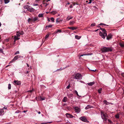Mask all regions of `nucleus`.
I'll use <instances>...</instances> for the list:
<instances>
[{"label":"nucleus","mask_w":124,"mask_h":124,"mask_svg":"<svg viewBox=\"0 0 124 124\" xmlns=\"http://www.w3.org/2000/svg\"><path fill=\"white\" fill-rule=\"evenodd\" d=\"M101 114L102 118L104 121H106L108 118L107 114L103 111H101Z\"/></svg>","instance_id":"obj_1"},{"label":"nucleus","mask_w":124,"mask_h":124,"mask_svg":"<svg viewBox=\"0 0 124 124\" xmlns=\"http://www.w3.org/2000/svg\"><path fill=\"white\" fill-rule=\"evenodd\" d=\"M100 29L102 31V33L100 31L99 33V35L102 38L104 39L105 36H106L107 35L106 31L104 29L100 28Z\"/></svg>","instance_id":"obj_2"},{"label":"nucleus","mask_w":124,"mask_h":124,"mask_svg":"<svg viewBox=\"0 0 124 124\" xmlns=\"http://www.w3.org/2000/svg\"><path fill=\"white\" fill-rule=\"evenodd\" d=\"M101 50L102 52H106L112 51V49L109 47H105L102 48Z\"/></svg>","instance_id":"obj_3"},{"label":"nucleus","mask_w":124,"mask_h":124,"mask_svg":"<svg viewBox=\"0 0 124 124\" xmlns=\"http://www.w3.org/2000/svg\"><path fill=\"white\" fill-rule=\"evenodd\" d=\"M82 76L81 75L78 73H77L75 75V78L76 79L80 80L82 79Z\"/></svg>","instance_id":"obj_4"},{"label":"nucleus","mask_w":124,"mask_h":124,"mask_svg":"<svg viewBox=\"0 0 124 124\" xmlns=\"http://www.w3.org/2000/svg\"><path fill=\"white\" fill-rule=\"evenodd\" d=\"M79 119L83 122L88 123L89 121L87 120L86 117L84 116H82L80 117Z\"/></svg>","instance_id":"obj_5"},{"label":"nucleus","mask_w":124,"mask_h":124,"mask_svg":"<svg viewBox=\"0 0 124 124\" xmlns=\"http://www.w3.org/2000/svg\"><path fill=\"white\" fill-rule=\"evenodd\" d=\"M73 108L75 109V112L77 113H79L80 111V109L78 107H73Z\"/></svg>","instance_id":"obj_6"},{"label":"nucleus","mask_w":124,"mask_h":124,"mask_svg":"<svg viewBox=\"0 0 124 124\" xmlns=\"http://www.w3.org/2000/svg\"><path fill=\"white\" fill-rule=\"evenodd\" d=\"M28 10L30 12H34L35 11V9L29 7L28 9Z\"/></svg>","instance_id":"obj_7"},{"label":"nucleus","mask_w":124,"mask_h":124,"mask_svg":"<svg viewBox=\"0 0 124 124\" xmlns=\"http://www.w3.org/2000/svg\"><path fill=\"white\" fill-rule=\"evenodd\" d=\"M14 82L15 83V85H21V83L20 81L18 80H15L14 81Z\"/></svg>","instance_id":"obj_8"},{"label":"nucleus","mask_w":124,"mask_h":124,"mask_svg":"<svg viewBox=\"0 0 124 124\" xmlns=\"http://www.w3.org/2000/svg\"><path fill=\"white\" fill-rule=\"evenodd\" d=\"M66 116L68 117H70V118H72L73 117V116L71 115L70 114L68 113H66Z\"/></svg>","instance_id":"obj_9"},{"label":"nucleus","mask_w":124,"mask_h":124,"mask_svg":"<svg viewBox=\"0 0 124 124\" xmlns=\"http://www.w3.org/2000/svg\"><path fill=\"white\" fill-rule=\"evenodd\" d=\"M112 37V35L110 34H109L107 36V39L108 40H109V39L111 38Z\"/></svg>","instance_id":"obj_10"},{"label":"nucleus","mask_w":124,"mask_h":124,"mask_svg":"<svg viewBox=\"0 0 124 124\" xmlns=\"http://www.w3.org/2000/svg\"><path fill=\"white\" fill-rule=\"evenodd\" d=\"M94 83V82H90L89 83H87V84L90 86H91L93 85Z\"/></svg>","instance_id":"obj_11"},{"label":"nucleus","mask_w":124,"mask_h":124,"mask_svg":"<svg viewBox=\"0 0 124 124\" xmlns=\"http://www.w3.org/2000/svg\"><path fill=\"white\" fill-rule=\"evenodd\" d=\"M21 57V56L19 55H16V56L14 58L15 59V60H17L18 58H20Z\"/></svg>","instance_id":"obj_12"},{"label":"nucleus","mask_w":124,"mask_h":124,"mask_svg":"<svg viewBox=\"0 0 124 124\" xmlns=\"http://www.w3.org/2000/svg\"><path fill=\"white\" fill-rule=\"evenodd\" d=\"M4 111L3 109H0V116L4 114Z\"/></svg>","instance_id":"obj_13"},{"label":"nucleus","mask_w":124,"mask_h":124,"mask_svg":"<svg viewBox=\"0 0 124 124\" xmlns=\"http://www.w3.org/2000/svg\"><path fill=\"white\" fill-rule=\"evenodd\" d=\"M67 98L66 97H64L62 101L64 102H66L67 101Z\"/></svg>","instance_id":"obj_14"},{"label":"nucleus","mask_w":124,"mask_h":124,"mask_svg":"<svg viewBox=\"0 0 124 124\" xmlns=\"http://www.w3.org/2000/svg\"><path fill=\"white\" fill-rule=\"evenodd\" d=\"M62 21V20L60 19L59 18H57L56 20V23H60Z\"/></svg>","instance_id":"obj_15"},{"label":"nucleus","mask_w":124,"mask_h":124,"mask_svg":"<svg viewBox=\"0 0 124 124\" xmlns=\"http://www.w3.org/2000/svg\"><path fill=\"white\" fill-rule=\"evenodd\" d=\"M103 102L105 105H109V104L111 103H110L109 102H108L107 101L105 100H104L103 101Z\"/></svg>","instance_id":"obj_16"},{"label":"nucleus","mask_w":124,"mask_h":124,"mask_svg":"<svg viewBox=\"0 0 124 124\" xmlns=\"http://www.w3.org/2000/svg\"><path fill=\"white\" fill-rule=\"evenodd\" d=\"M68 28L69 29H70L71 30H76V27H68Z\"/></svg>","instance_id":"obj_17"},{"label":"nucleus","mask_w":124,"mask_h":124,"mask_svg":"<svg viewBox=\"0 0 124 124\" xmlns=\"http://www.w3.org/2000/svg\"><path fill=\"white\" fill-rule=\"evenodd\" d=\"M19 37L17 36H15L14 37V39H15V41L16 40H17L19 39H20V38H19Z\"/></svg>","instance_id":"obj_18"},{"label":"nucleus","mask_w":124,"mask_h":124,"mask_svg":"<svg viewBox=\"0 0 124 124\" xmlns=\"http://www.w3.org/2000/svg\"><path fill=\"white\" fill-rule=\"evenodd\" d=\"M30 7V6L29 5H26L24 6L23 8L25 9H27L28 10V9L29 7Z\"/></svg>","instance_id":"obj_19"},{"label":"nucleus","mask_w":124,"mask_h":124,"mask_svg":"<svg viewBox=\"0 0 124 124\" xmlns=\"http://www.w3.org/2000/svg\"><path fill=\"white\" fill-rule=\"evenodd\" d=\"M73 18V17L72 16L69 17V16H68L67 18L66 19H67V20L68 21L71 19H72Z\"/></svg>","instance_id":"obj_20"},{"label":"nucleus","mask_w":124,"mask_h":124,"mask_svg":"<svg viewBox=\"0 0 124 124\" xmlns=\"http://www.w3.org/2000/svg\"><path fill=\"white\" fill-rule=\"evenodd\" d=\"M120 46L122 47H124V43H120L119 44Z\"/></svg>","instance_id":"obj_21"},{"label":"nucleus","mask_w":124,"mask_h":124,"mask_svg":"<svg viewBox=\"0 0 124 124\" xmlns=\"http://www.w3.org/2000/svg\"><path fill=\"white\" fill-rule=\"evenodd\" d=\"M75 37L76 39H79L81 38L80 36H79L78 35H75Z\"/></svg>","instance_id":"obj_22"},{"label":"nucleus","mask_w":124,"mask_h":124,"mask_svg":"<svg viewBox=\"0 0 124 124\" xmlns=\"http://www.w3.org/2000/svg\"><path fill=\"white\" fill-rule=\"evenodd\" d=\"M52 25H50L48 26H46V28L47 29H48L50 27H52Z\"/></svg>","instance_id":"obj_23"},{"label":"nucleus","mask_w":124,"mask_h":124,"mask_svg":"<svg viewBox=\"0 0 124 124\" xmlns=\"http://www.w3.org/2000/svg\"><path fill=\"white\" fill-rule=\"evenodd\" d=\"M62 31L60 30H57V31H55L54 32L55 33H57L58 32L61 33L62 32Z\"/></svg>","instance_id":"obj_24"},{"label":"nucleus","mask_w":124,"mask_h":124,"mask_svg":"<svg viewBox=\"0 0 124 124\" xmlns=\"http://www.w3.org/2000/svg\"><path fill=\"white\" fill-rule=\"evenodd\" d=\"M51 13L53 15H55L56 14L57 12V11H54L51 12Z\"/></svg>","instance_id":"obj_25"},{"label":"nucleus","mask_w":124,"mask_h":124,"mask_svg":"<svg viewBox=\"0 0 124 124\" xmlns=\"http://www.w3.org/2000/svg\"><path fill=\"white\" fill-rule=\"evenodd\" d=\"M4 2L5 4H7L10 1L9 0H4Z\"/></svg>","instance_id":"obj_26"},{"label":"nucleus","mask_w":124,"mask_h":124,"mask_svg":"<svg viewBox=\"0 0 124 124\" xmlns=\"http://www.w3.org/2000/svg\"><path fill=\"white\" fill-rule=\"evenodd\" d=\"M38 17H43V14H39L38 15Z\"/></svg>","instance_id":"obj_27"},{"label":"nucleus","mask_w":124,"mask_h":124,"mask_svg":"<svg viewBox=\"0 0 124 124\" xmlns=\"http://www.w3.org/2000/svg\"><path fill=\"white\" fill-rule=\"evenodd\" d=\"M19 31H18L17 32V33H16V36L19 37L20 36V34H19Z\"/></svg>","instance_id":"obj_28"},{"label":"nucleus","mask_w":124,"mask_h":124,"mask_svg":"<svg viewBox=\"0 0 124 124\" xmlns=\"http://www.w3.org/2000/svg\"><path fill=\"white\" fill-rule=\"evenodd\" d=\"M68 97L69 98H70L72 96V94H69L68 95Z\"/></svg>","instance_id":"obj_29"},{"label":"nucleus","mask_w":124,"mask_h":124,"mask_svg":"<svg viewBox=\"0 0 124 124\" xmlns=\"http://www.w3.org/2000/svg\"><path fill=\"white\" fill-rule=\"evenodd\" d=\"M102 89L101 88H100L98 90V92L99 93H101V92L102 91Z\"/></svg>","instance_id":"obj_30"},{"label":"nucleus","mask_w":124,"mask_h":124,"mask_svg":"<svg viewBox=\"0 0 124 124\" xmlns=\"http://www.w3.org/2000/svg\"><path fill=\"white\" fill-rule=\"evenodd\" d=\"M74 23V21H71L70 22V25H73Z\"/></svg>","instance_id":"obj_31"},{"label":"nucleus","mask_w":124,"mask_h":124,"mask_svg":"<svg viewBox=\"0 0 124 124\" xmlns=\"http://www.w3.org/2000/svg\"><path fill=\"white\" fill-rule=\"evenodd\" d=\"M16 60H15V59L13 58L9 63V64H10V63L13 62H14Z\"/></svg>","instance_id":"obj_32"},{"label":"nucleus","mask_w":124,"mask_h":124,"mask_svg":"<svg viewBox=\"0 0 124 124\" xmlns=\"http://www.w3.org/2000/svg\"><path fill=\"white\" fill-rule=\"evenodd\" d=\"M11 85L10 84H9L8 85V89L9 90L11 89Z\"/></svg>","instance_id":"obj_33"},{"label":"nucleus","mask_w":124,"mask_h":124,"mask_svg":"<svg viewBox=\"0 0 124 124\" xmlns=\"http://www.w3.org/2000/svg\"><path fill=\"white\" fill-rule=\"evenodd\" d=\"M33 21L34 22L37 20L38 19L36 17H35L33 18Z\"/></svg>","instance_id":"obj_34"},{"label":"nucleus","mask_w":124,"mask_h":124,"mask_svg":"<svg viewBox=\"0 0 124 124\" xmlns=\"http://www.w3.org/2000/svg\"><path fill=\"white\" fill-rule=\"evenodd\" d=\"M95 25H96V23H94L91 24V26H92V27L94 26Z\"/></svg>","instance_id":"obj_35"},{"label":"nucleus","mask_w":124,"mask_h":124,"mask_svg":"<svg viewBox=\"0 0 124 124\" xmlns=\"http://www.w3.org/2000/svg\"><path fill=\"white\" fill-rule=\"evenodd\" d=\"M19 33L20 35H23L24 33L23 32V31H19Z\"/></svg>","instance_id":"obj_36"},{"label":"nucleus","mask_w":124,"mask_h":124,"mask_svg":"<svg viewBox=\"0 0 124 124\" xmlns=\"http://www.w3.org/2000/svg\"><path fill=\"white\" fill-rule=\"evenodd\" d=\"M104 25L105 26H108V25H107L106 24H105L103 23H101L100 24L98 25Z\"/></svg>","instance_id":"obj_37"},{"label":"nucleus","mask_w":124,"mask_h":124,"mask_svg":"<svg viewBox=\"0 0 124 124\" xmlns=\"http://www.w3.org/2000/svg\"><path fill=\"white\" fill-rule=\"evenodd\" d=\"M74 92L76 94L77 96H79V95L78 93V92H77V91L75 90L74 91Z\"/></svg>","instance_id":"obj_38"},{"label":"nucleus","mask_w":124,"mask_h":124,"mask_svg":"<svg viewBox=\"0 0 124 124\" xmlns=\"http://www.w3.org/2000/svg\"><path fill=\"white\" fill-rule=\"evenodd\" d=\"M33 91V89L32 90H28L27 91V92L29 93H31Z\"/></svg>","instance_id":"obj_39"},{"label":"nucleus","mask_w":124,"mask_h":124,"mask_svg":"<svg viewBox=\"0 0 124 124\" xmlns=\"http://www.w3.org/2000/svg\"><path fill=\"white\" fill-rule=\"evenodd\" d=\"M51 20L53 22H54V19L53 17H51Z\"/></svg>","instance_id":"obj_40"},{"label":"nucleus","mask_w":124,"mask_h":124,"mask_svg":"<svg viewBox=\"0 0 124 124\" xmlns=\"http://www.w3.org/2000/svg\"><path fill=\"white\" fill-rule=\"evenodd\" d=\"M19 51H18L16 52L14 54L15 55L17 54H19Z\"/></svg>","instance_id":"obj_41"},{"label":"nucleus","mask_w":124,"mask_h":124,"mask_svg":"<svg viewBox=\"0 0 124 124\" xmlns=\"http://www.w3.org/2000/svg\"><path fill=\"white\" fill-rule=\"evenodd\" d=\"M40 99H41V100L43 101V100H45V98H44V97L42 98L41 97H40Z\"/></svg>","instance_id":"obj_42"},{"label":"nucleus","mask_w":124,"mask_h":124,"mask_svg":"<svg viewBox=\"0 0 124 124\" xmlns=\"http://www.w3.org/2000/svg\"><path fill=\"white\" fill-rule=\"evenodd\" d=\"M70 87V84H69V85L66 88L67 89H69V88Z\"/></svg>","instance_id":"obj_43"},{"label":"nucleus","mask_w":124,"mask_h":124,"mask_svg":"<svg viewBox=\"0 0 124 124\" xmlns=\"http://www.w3.org/2000/svg\"><path fill=\"white\" fill-rule=\"evenodd\" d=\"M0 51L1 53H3V50L2 49L0 48Z\"/></svg>","instance_id":"obj_44"},{"label":"nucleus","mask_w":124,"mask_h":124,"mask_svg":"<svg viewBox=\"0 0 124 124\" xmlns=\"http://www.w3.org/2000/svg\"><path fill=\"white\" fill-rule=\"evenodd\" d=\"M108 122L110 123H112V122L110 120H109V119H108Z\"/></svg>","instance_id":"obj_45"},{"label":"nucleus","mask_w":124,"mask_h":124,"mask_svg":"<svg viewBox=\"0 0 124 124\" xmlns=\"http://www.w3.org/2000/svg\"><path fill=\"white\" fill-rule=\"evenodd\" d=\"M49 35L48 34H47L46 35V36H45V38L46 39L47 38H48V37L49 36Z\"/></svg>","instance_id":"obj_46"},{"label":"nucleus","mask_w":124,"mask_h":124,"mask_svg":"<svg viewBox=\"0 0 124 124\" xmlns=\"http://www.w3.org/2000/svg\"><path fill=\"white\" fill-rule=\"evenodd\" d=\"M31 18H29L28 20V23H29L30 22H31Z\"/></svg>","instance_id":"obj_47"},{"label":"nucleus","mask_w":124,"mask_h":124,"mask_svg":"<svg viewBox=\"0 0 124 124\" xmlns=\"http://www.w3.org/2000/svg\"><path fill=\"white\" fill-rule=\"evenodd\" d=\"M116 117L117 118H118L119 117V116L118 115H116Z\"/></svg>","instance_id":"obj_48"},{"label":"nucleus","mask_w":124,"mask_h":124,"mask_svg":"<svg viewBox=\"0 0 124 124\" xmlns=\"http://www.w3.org/2000/svg\"><path fill=\"white\" fill-rule=\"evenodd\" d=\"M30 20H31V22H34L33 21V18H31H31Z\"/></svg>","instance_id":"obj_49"},{"label":"nucleus","mask_w":124,"mask_h":124,"mask_svg":"<svg viewBox=\"0 0 124 124\" xmlns=\"http://www.w3.org/2000/svg\"><path fill=\"white\" fill-rule=\"evenodd\" d=\"M89 2L88 3V4H91L92 2V0H89Z\"/></svg>","instance_id":"obj_50"},{"label":"nucleus","mask_w":124,"mask_h":124,"mask_svg":"<svg viewBox=\"0 0 124 124\" xmlns=\"http://www.w3.org/2000/svg\"><path fill=\"white\" fill-rule=\"evenodd\" d=\"M38 5V4H37L33 5V6H37Z\"/></svg>","instance_id":"obj_51"},{"label":"nucleus","mask_w":124,"mask_h":124,"mask_svg":"<svg viewBox=\"0 0 124 124\" xmlns=\"http://www.w3.org/2000/svg\"><path fill=\"white\" fill-rule=\"evenodd\" d=\"M89 106H90V105H88L87 107H86L85 108L86 109H87V108H88V107H89Z\"/></svg>","instance_id":"obj_52"},{"label":"nucleus","mask_w":124,"mask_h":124,"mask_svg":"<svg viewBox=\"0 0 124 124\" xmlns=\"http://www.w3.org/2000/svg\"><path fill=\"white\" fill-rule=\"evenodd\" d=\"M121 75L123 77H124V73H122Z\"/></svg>","instance_id":"obj_53"},{"label":"nucleus","mask_w":124,"mask_h":124,"mask_svg":"<svg viewBox=\"0 0 124 124\" xmlns=\"http://www.w3.org/2000/svg\"><path fill=\"white\" fill-rule=\"evenodd\" d=\"M73 6H72V5H70V7H69L70 8H72L73 7Z\"/></svg>","instance_id":"obj_54"},{"label":"nucleus","mask_w":124,"mask_h":124,"mask_svg":"<svg viewBox=\"0 0 124 124\" xmlns=\"http://www.w3.org/2000/svg\"><path fill=\"white\" fill-rule=\"evenodd\" d=\"M29 73V71H27L26 72V73H25L26 74H28Z\"/></svg>","instance_id":"obj_55"},{"label":"nucleus","mask_w":124,"mask_h":124,"mask_svg":"<svg viewBox=\"0 0 124 124\" xmlns=\"http://www.w3.org/2000/svg\"><path fill=\"white\" fill-rule=\"evenodd\" d=\"M46 4V5L45 6V7H46L47 5H48V4L47 3H45Z\"/></svg>","instance_id":"obj_56"},{"label":"nucleus","mask_w":124,"mask_h":124,"mask_svg":"<svg viewBox=\"0 0 124 124\" xmlns=\"http://www.w3.org/2000/svg\"><path fill=\"white\" fill-rule=\"evenodd\" d=\"M27 67H29V65L27 63Z\"/></svg>","instance_id":"obj_57"},{"label":"nucleus","mask_w":124,"mask_h":124,"mask_svg":"<svg viewBox=\"0 0 124 124\" xmlns=\"http://www.w3.org/2000/svg\"><path fill=\"white\" fill-rule=\"evenodd\" d=\"M27 112V111H23V112H24V113H25L26 112Z\"/></svg>","instance_id":"obj_58"},{"label":"nucleus","mask_w":124,"mask_h":124,"mask_svg":"<svg viewBox=\"0 0 124 124\" xmlns=\"http://www.w3.org/2000/svg\"><path fill=\"white\" fill-rule=\"evenodd\" d=\"M98 29H97V30H95V32H96V31H97L98 30Z\"/></svg>","instance_id":"obj_59"},{"label":"nucleus","mask_w":124,"mask_h":124,"mask_svg":"<svg viewBox=\"0 0 124 124\" xmlns=\"http://www.w3.org/2000/svg\"><path fill=\"white\" fill-rule=\"evenodd\" d=\"M38 113L39 114H40V111H39L38 112Z\"/></svg>","instance_id":"obj_60"},{"label":"nucleus","mask_w":124,"mask_h":124,"mask_svg":"<svg viewBox=\"0 0 124 124\" xmlns=\"http://www.w3.org/2000/svg\"><path fill=\"white\" fill-rule=\"evenodd\" d=\"M84 55H85L84 54H82L80 55V56H82Z\"/></svg>","instance_id":"obj_61"},{"label":"nucleus","mask_w":124,"mask_h":124,"mask_svg":"<svg viewBox=\"0 0 124 124\" xmlns=\"http://www.w3.org/2000/svg\"><path fill=\"white\" fill-rule=\"evenodd\" d=\"M50 0H46V2H47L48 1H50Z\"/></svg>","instance_id":"obj_62"},{"label":"nucleus","mask_w":124,"mask_h":124,"mask_svg":"<svg viewBox=\"0 0 124 124\" xmlns=\"http://www.w3.org/2000/svg\"><path fill=\"white\" fill-rule=\"evenodd\" d=\"M1 23L0 22V27L1 26Z\"/></svg>","instance_id":"obj_63"},{"label":"nucleus","mask_w":124,"mask_h":124,"mask_svg":"<svg viewBox=\"0 0 124 124\" xmlns=\"http://www.w3.org/2000/svg\"><path fill=\"white\" fill-rule=\"evenodd\" d=\"M9 66V65H7V66H6V67H8V66Z\"/></svg>","instance_id":"obj_64"}]
</instances>
